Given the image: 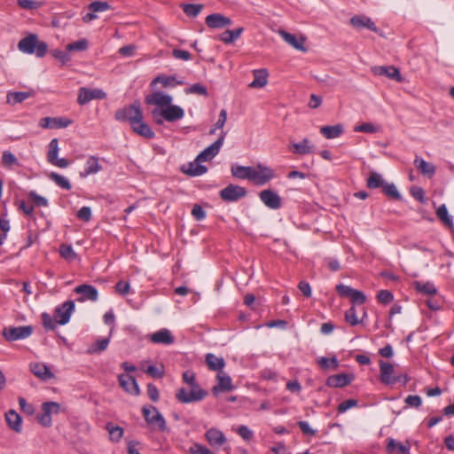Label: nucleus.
<instances>
[{
  "label": "nucleus",
  "mask_w": 454,
  "mask_h": 454,
  "mask_svg": "<svg viewBox=\"0 0 454 454\" xmlns=\"http://www.w3.org/2000/svg\"><path fill=\"white\" fill-rule=\"evenodd\" d=\"M172 101L173 98L170 95L161 91H155L145 97V102L147 105L156 106L151 113L155 123L161 125L164 121L174 122L184 118V109L173 105Z\"/></svg>",
  "instance_id": "1"
},
{
  "label": "nucleus",
  "mask_w": 454,
  "mask_h": 454,
  "mask_svg": "<svg viewBox=\"0 0 454 454\" xmlns=\"http://www.w3.org/2000/svg\"><path fill=\"white\" fill-rule=\"evenodd\" d=\"M225 136L226 132H222L216 141L198 154L194 162H190L187 167L184 166L182 168L183 172L191 176H198L205 174L207 171V167L200 164V162L210 160L219 153L220 149L223 145Z\"/></svg>",
  "instance_id": "2"
},
{
  "label": "nucleus",
  "mask_w": 454,
  "mask_h": 454,
  "mask_svg": "<svg viewBox=\"0 0 454 454\" xmlns=\"http://www.w3.org/2000/svg\"><path fill=\"white\" fill-rule=\"evenodd\" d=\"M18 49L23 53L35 54L37 58H43L47 52L48 45L39 41L35 34H29L19 42Z\"/></svg>",
  "instance_id": "3"
},
{
  "label": "nucleus",
  "mask_w": 454,
  "mask_h": 454,
  "mask_svg": "<svg viewBox=\"0 0 454 454\" xmlns=\"http://www.w3.org/2000/svg\"><path fill=\"white\" fill-rule=\"evenodd\" d=\"M142 413L145 420L151 427H156L161 432L168 430L165 419L155 406L144 405Z\"/></svg>",
  "instance_id": "4"
},
{
  "label": "nucleus",
  "mask_w": 454,
  "mask_h": 454,
  "mask_svg": "<svg viewBox=\"0 0 454 454\" xmlns=\"http://www.w3.org/2000/svg\"><path fill=\"white\" fill-rule=\"evenodd\" d=\"M140 103L135 101L133 104L120 108L115 112V119L119 121H129V125L143 116Z\"/></svg>",
  "instance_id": "5"
},
{
  "label": "nucleus",
  "mask_w": 454,
  "mask_h": 454,
  "mask_svg": "<svg viewBox=\"0 0 454 454\" xmlns=\"http://www.w3.org/2000/svg\"><path fill=\"white\" fill-rule=\"evenodd\" d=\"M379 366L380 371V380L383 384L394 385L397 382L402 381L403 379V383H407L408 380L406 376L395 375V367L392 364L380 360L379 362Z\"/></svg>",
  "instance_id": "6"
},
{
  "label": "nucleus",
  "mask_w": 454,
  "mask_h": 454,
  "mask_svg": "<svg viewBox=\"0 0 454 454\" xmlns=\"http://www.w3.org/2000/svg\"><path fill=\"white\" fill-rule=\"evenodd\" d=\"M207 395V392L200 388V386L180 388L176 394V399L183 403H189L202 400Z\"/></svg>",
  "instance_id": "7"
},
{
  "label": "nucleus",
  "mask_w": 454,
  "mask_h": 454,
  "mask_svg": "<svg viewBox=\"0 0 454 454\" xmlns=\"http://www.w3.org/2000/svg\"><path fill=\"white\" fill-rule=\"evenodd\" d=\"M247 194L245 187L230 184L225 188L222 189L219 192L221 199L226 202L237 201Z\"/></svg>",
  "instance_id": "8"
},
{
  "label": "nucleus",
  "mask_w": 454,
  "mask_h": 454,
  "mask_svg": "<svg viewBox=\"0 0 454 454\" xmlns=\"http://www.w3.org/2000/svg\"><path fill=\"white\" fill-rule=\"evenodd\" d=\"M274 171L262 164L253 167L250 181L256 185H263L274 177Z\"/></svg>",
  "instance_id": "9"
},
{
  "label": "nucleus",
  "mask_w": 454,
  "mask_h": 454,
  "mask_svg": "<svg viewBox=\"0 0 454 454\" xmlns=\"http://www.w3.org/2000/svg\"><path fill=\"white\" fill-rule=\"evenodd\" d=\"M32 333L33 327L31 325L5 327L3 330V336L9 341H15L29 337Z\"/></svg>",
  "instance_id": "10"
},
{
  "label": "nucleus",
  "mask_w": 454,
  "mask_h": 454,
  "mask_svg": "<svg viewBox=\"0 0 454 454\" xmlns=\"http://www.w3.org/2000/svg\"><path fill=\"white\" fill-rule=\"evenodd\" d=\"M74 302L67 301L54 310V317L59 325H66L69 322L72 313L74 311Z\"/></svg>",
  "instance_id": "11"
},
{
  "label": "nucleus",
  "mask_w": 454,
  "mask_h": 454,
  "mask_svg": "<svg viewBox=\"0 0 454 454\" xmlns=\"http://www.w3.org/2000/svg\"><path fill=\"white\" fill-rule=\"evenodd\" d=\"M106 98V93L100 89L90 90L82 87L78 91L77 102L79 105L83 106L93 99H105Z\"/></svg>",
  "instance_id": "12"
},
{
  "label": "nucleus",
  "mask_w": 454,
  "mask_h": 454,
  "mask_svg": "<svg viewBox=\"0 0 454 454\" xmlns=\"http://www.w3.org/2000/svg\"><path fill=\"white\" fill-rule=\"evenodd\" d=\"M371 70L375 75L386 76L399 82L403 81L399 69L394 66H374Z\"/></svg>",
  "instance_id": "13"
},
{
  "label": "nucleus",
  "mask_w": 454,
  "mask_h": 454,
  "mask_svg": "<svg viewBox=\"0 0 454 454\" xmlns=\"http://www.w3.org/2000/svg\"><path fill=\"white\" fill-rule=\"evenodd\" d=\"M74 292L80 294L77 298V301L79 302H84L86 301H96L98 298V290L90 285H80L74 288Z\"/></svg>",
  "instance_id": "14"
},
{
  "label": "nucleus",
  "mask_w": 454,
  "mask_h": 454,
  "mask_svg": "<svg viewBox=\"0 0 454 454\" xmlns=\"http://www.w3.org/2000/svg\"><path fill=\"white\" fill-rule=\"evenodd\" d=\"M72 123V121L64 117H44L40 120L39 125L43 129H63Z\"/></svg>",
  "instance_id": "15"
},
{
  "label": "nucleus",
  "mask_w": 454,
  "mask_h": 454,
  "mask_svg": "<svg viewBox=\"0 0 454 454\" xmlns=\"http://www.w3.org/2000/svg\"><path fill=\"white\" fill-rule=\"evenodd\" d=\"M261 200L271 209H278L281 207V198L272 190H263L260 192Z\"/></svg>",
  "instance_id": "16"
},
{
  "label": "nucleus",
  "mask_w": 454,
  "mask_h": 454,
  "mask_svg": "<svg viewBox=\"0 0 454 454\" xmlns=\"http://www.w3.org/2000/svg\"><path fill=\"white\" fill-rule=\"evenodd\" d=\"M130 128L133 132L147 139H152L155 137V133L153 132V130L146 122L144 121V115L141 116V118H139L137 121L133 122L130 125Z\"/></svg>",
  "instance_id": "17"
},
{
  "label": "nucleus",
  "mask_w": 454,
  "mask_h": 454,
  "mask_svg": "<svg viewBox=\"0 0 454 454\" xmlns=\"http://www.w3.org/2000/svg\"><path fill=\"white\" fill-rule=\"evenodd\" d=\"M350 24L356 29L367 28L377 33L379 31L371 18L365 15H355L350 19Z\"/></svg>",
  "instance_id": "18"
},
{
  "label": "nucleus",
  "mask_w": 454,
  "mask_h": 454,
  "mask_svg": "<svg viewBox=\"0 0 454 454\" xmlns=\"http://www.w3.org/2000/svg\"><path fill=\"white\" fill-rule=\"evenodd\" d=\"M205 437L209 445L213 448L222 446L227 440L224 434L215 427L208 429L205 434Z\"/></svg>",
  "instance_id": "19"
},
{
  "label": "nucleus",
  "mask_w": 454,
  "mask_h": 454,
  "mask_svg": "<svg viewBox=\"0 0 454 454\" xmlns=\"http://www.w3.org/2000/svg\"><path fill=\"white\" fill-rule=\"evenodd\" d=\"M353 376L347 373L331 375L326 380V386L330 387H343L350 384Z\"/></svg>",
  "instance_id": "20"
},
{
  "label": "nucleus",
  "mask_w": 454,
  "mask_h": 454,
  "mask_svg": "<svg viewBox=\"0 0 454 454\" xmlns=\"http://www.w3.org/2000/svg\"><path fill=\"white\" fill-rule=\"evenodd\" d=\"M118 380L120 385L126 392L136 395L139 394V387L134 377L128 374H121Z\"/></svg>",
  "instance_id": "21"
},
{
  "label": "nucleus",
  "mask_w": 454,
  "mask_h": 454,
  "mask_svg": "<svg viewBox=\"0 0 454 454\" xmlns=\"http://www.w3.org/2000/svg\"><path fill=\"white\" fill-rule=\"evenodd\" d=\"M206 24L210 28H221L230 26L231 20L220 13H214L207 16Z\"/></svg>",
  "instance_id": "22"
},
{
  "label": "nucleus",
  "mask_w": 454,
  "mask_h": 454,
  "mask_svg": "<svg viewBox=\"0 0 454 454\" xmlns=\"http://www.w3.org/2000/svg\"><path fill=\"white\" fill-rule=\"evenodd\" d=\"M149 340L153 343L164 345H170L175 340L173 335L171 334V332L165 328L152 333L149 336Z\"/></svg>",
  "instance_id": "23"
},
{
  "label": "nucleus",
  "mask_w": 454,
  "mask_h": 454,
  "mask_svg": "<svg viewBox=\"0 0 454 454\" xmlns=\"http://www.w3.org/2000/svg\"><path fill=\"white\" fill-rule=\"evenodd\" d=\"M254 80L249 83L252 89L263 88L268 83L269 73L267 69H255L253 71Z\"/></svg>",
  "instance_id": "24"
},
{
  "label": "nucleus",
  "mask_w": 454,
  "mask_h": 454,
  "mask_svg": "<svg viewBox=\"0 0 454 454\" xmlns=\"http://www.w3.org/2000/svg\"><path fill=\"white\" fill-rule=\"evenodd\" d=\"M217 380V386H215L212 389L214 393L232 390L231 378L226 372L223 371L218 372Z\"/></svg>",
  "instance_id": "25"
},
{
  "label": "nucleus",
  "mask_w": 454,
  "mask_h": 454,
  "mask_svg": "<svg viewBox=\"0 0 454 454\" xmlns=\"http://www.w3.org/2000/svg\"><path fill=\"white\" fill-rule=\"evenodd\" d=\"M279 35L281 37L290 45H292L294 49L299 50L301 51H306V48L304 47L303 37L297 38L294 35L288 33L285 30H280Z\"/></svg>",
  "instance_id": "26"
},
{
  "label": "nucleus",
  "mask_w": 454,
  "mask_h": 454,
  "mask_svg": "<svg viewBox=\"0 0 454 454\" xmlns=\"http://www.w3.org/2000/svg\"><path fill=\"white\" fill-rule=\"evenodd\" d=\"M414 165L423 176L431 177L435 173V167L431 162L426 161L424 159L416 157L414 160Z\"/></svg>",
  "instance_id": "27"
},
{
  "label": "nucleus",
  "mask_w": 454,
  "mask_h": 454,
  "mask_svg": "<svg viewBox=\"0 0 454 454\" xmlns=\"http://www.w3.org/2000/svg\"><path fill=\"white\" fill-rule=\"evenodd\" d=\"M291 146L293 147V153L301 155L312 153L315 150L314 145L308 138H303L299 143H294Z\"/></svg>",
  "instance_id": "28"
},
{
  "label": "nucleus",
  "mask_w": 454,
  "mask_h": 454,
  "mask_svg": "<svg viewBox=\"0 0 454 454\" xmlns=\"http://www.w3.org/2000/svg\"><path fill=\"white\" fill-rule=\"evenodd\" d=\"M30 370L34 373L35 376L38 377L41 380H47L53 377L52 372L43 364L34 363L30 364Z\"/></svg>",
  "instance_id": "29"
},
{
  "label": "nucleus",
  "mask_w": 454,
  "mask_h": 454,
  "mask_svg": "<svg viewBox=\"0 0 454 454\" xmlns=\"http://www.w3.org/2000/svg\"><path fill=\"white\" fill-rule=\"evenodd\" d=\"M102 169L98 163V159L96 156H90L85 163L84 171L80 173L82 177H86L89 175L96 174Z\"/></svg>",
  "instance_id": "30"
},
{
  "label": "nucleus",
  "mask_w": 454,
  "mask_h": 454,
  "mask_svg": "<svg viewBox=\"0 0 454 454\" xmlns=\"http://www.w3.org/2000/svg\"><path fill=\"white\" fill-rule=\"evenodd\" d=\"M5 419L10 428H12L13 431L17 433L21 432L22 419L21 417L15 411L10 410L8 412H6Z\"/></svg>",
  "instance_id": "31"
},
{
  "label": "nucleus",
  "mask_w": 454,
  "mask_h": 454,
  "mask_svg": "<svg viewBox=\"0 0 454 454\" xmlns=\"http://www.w3.org/2000/svg\"><path fill=\"white\" fill-rule=\"evenodd\" d=\"M320 132L327 139H333L339 137L343 133V127L341 124H337L333 126H324L320 129Z\"/></svg>",
  "instance_id": "32"
},
{
  "label": "nucleus",
  "mask_w": 454,
  "mask_h": 454,
  "mask_svg": "<svg viewBox=\"0 0 454 454\" xmlns=\"http://www.w3.org/2000/svg\"><path fill=\"white\" fill-rule=\"evenodd\" d=\"M206 363L210 370L218 372L222 371L225 365V362L223 357H217L211 353L206 356Z\"/></svg>",
  "instance_id": "33"
},
{
  "label": "nucleus",
  "mask_w": 454,
  "mask_h": 454,
  "mask_svg": "<svg viewBox=\"0 0 454 454\" xmlns=\"http://www.w3.org/2000/svg\"><path fill=\"white\" fill-rule=\"evenodd\" d=\"M252 169L253 167H245L240 165L232 166L231 174L236 178L247 179L250 181Z\"/></svg>",
  "instance_id": "34"
},
{
  "label": "nucleus",
  "mask_w": 454,
  "mask_h": 454,
  "mask_svg": "<svg viewBox=\"0 0 454 454\" xmlns=\"http://www.w3.org/2000/svg\"><path fill=\"white\" fill-rule=\"evenodd\" d=\"M243 30V27H238L233 30H226L221 35L220 39L224 43H232L241 35Z\"/></svg>",
  "instance_id": "35"
},
{
  "label": "nucleus",
  "mask_w": 454,
  "mask_h": 454,
  "mask_svg": "<svg viewBox=\"0 0 454 454\" xmlns=\"http://www.w3.org/2000/svg\"><path fill=\"white\" fill-rule=\"evenodd\" d=\"M161 83L164 87H174L176 85L184 84V81L176 80V76H166V75H159L154 78L153 83Z\"/></svg>",
  "instance_id": "36"
},
{
  "label": "nucleus",
  "mask_w": 454,
  "mask_h": 454,
  "mask_svg": "<svg viewBox=\"0 0 454 454\" xmlns=\"http://www.w3.org/2000/svg\"><path fill=\"white\" fill-rule=\"evenodd\" d=\"M48 176L51 181H53L60 188L65 189L67 191L71 190L72 185H71L70 182L65 176H63L56 172H51L48 175Z\"/></svg>",
  "instance_id": "37"
},
{
  "label": "nucleus",
  "mask_w": 454,
  "mask_h": 454,
  "mask_svg": "<svg viewBox=\"0 0 454 454\" xmlns=\"http://www.w3.org/2000/svg\"><path fill=\"white\" fill-rule=\"evenodd\" d=\"M414 286L415 288L421 294H425L429 296H434L437 294V290L434 285L431 282L421 283L417 281L415 282Z\"/></svg>",
  "instance_id": "38"
},
{
  "label": "nucleus",
  "mask_w": 454,
  "mask_h": 454,
  "mask_svg": "<svg viewBox=\"0 0 454 454\" xmlns=\"http://www.w3.org/2000/svg\"><path fill=\"white\" fill-rule=\"evenodd\" d=\"M395 449H397V454H409L410 446L397 442L392 438L387 439V450L393 452Z\"/></svg>",
  "instance_id": "39"
},
{
  "label": "nucleus",
  "mask_w": 454,
  "mask_h": 454,
  "mask_svg": "<svg viewBox=\"0 0 454 454\" xmlns=\"http://www.w3.org/2000/svg\"><path fill=\"white\" fill-rule=\"evenodd\" d=\"M385 183L381 175L377 172H372L367 179V187L370 189L382 188Z\"/></svg>",
  "instance_id": "40"
},
{
  "label": "nucleus",
  "mask_w": 454,
  "mask_h": 454,
  "mask_svg": "<svg viewBox=\"0 0 454 454\" xmlns=\"http://www.w3.org/2000/svg\"><path fill=\"white\" fill-rule=\"evenodd\" d=\"M31 96L29 92L18 91L12 92L7 95V103L10 105H15L21 103Z\"/></svg>",
  "instance_id": "41"
},
{
  "label": "nucleus",
  "mask_w": 454,
  "mask_h": 454,
  "mask_svg": "<svg viewBox=\"0 0 454 454\" xmlns=\"http://www.w3.org/2000/svg\"><path fill=\"white\" fill-rule=\"evenodd\" d=\"M42 411L51 417L52 414H59L64 411L65 409H62L60 403L57 402H45L42 404Z\"/></svg>",
  "instance_id": "42"
},
{
  "label": "nucleus",
  "mask_w": 454,
  "mask_h": 454,
  "mask_svg": "<svg viewBox=\"0 0 454 454\" xmlns=\"http://www.w3.org/2000/svg\"><path fill=\"white\" fill-rule=\"evenodd\" d=\"M436 215L438 218L447 226L451 227L453 225V220L448 214V209L444 204L441 205L437 210Z\"/></svg>",
  "instance_id": "43"
},
{
  "label": "nucleus",
  "mask_w": 454,
  "mask_h": 454,
  "mask_svg": "<svg viewBox=\"0 0 454 454\" xmlns=\"http://www.w3.org/2000/svg\"><path fill=\"white\" fill-rule=\"evenodd\" d=\"M382 192L387 197L396 200H400L402 198L396 186L394 184L385 183V184L382 187Z\"/></svg>",
  "instance_id": "44"
},
{
  "label": "nucleus",
  "mask_w": 454,
  "mask_h": 454,
  "mask_svg": "<svg viewBox=\"0 0 454 454\" xmlns=\"http://www.w3.org/2000/svg\"><path fill=\"white\" fill-rule=\"evenodd\" d=\"M317 364L323 370H327L330 367L336 370L339 367V362L334 356L332 358L320 357L317 360Z\"/></svg>",
  "instance_id": "45"
},
{
  "label": "nucleus",
  "mask_w": 454,
  "mask_h": 454,
  "mask_svg": "<svg viewBox=\"0 0 454 454\" xmlns=\"http://www.w3.org/2000/svg\"><path fill=\"white\" fill-rule=\"evenodd\" d=\"M109 338H104L101 340H98L94 345L90 346L88 349L89 354H93L96 352H102L106 350L109 344Z\"/></svg>",
  "instance_id": "46"
},
{
  "label": "nucleus",
  "mask_w": 454,
  "mask_h": 454,
  "mask_svg": "<svg viewBox=\"0 0 454 454\" xmlns=\"http://www.w3.org/2000/svg\"><path fill=\"white\" fill-rule=\"evenodd\" d=\"M366 316V313L364 312V317ZM363 319L362 318L361 320H359L357 318V316H356V308L354 306H352L350 309H348L346 313H345V320L350 324L351 325H358L359 323H362L363 322Z\"/></svg>",
  "instance_id": "47"
},
{
  "label": "nucleus",
  "mask_w": 454,
  "mask_h": 454,
  "mask_svg": "<svg viewBox=\"0 0 454 454\" xmlns=\"http://www.w3.org/2000/svg\"><path fill=\"white\" fill-rule=\"evenodd\" d=\"M59 254L64 259L67 261H73L77 257L76 253L74 251L72 246L70 245H61L59 247Z\"/></svg>",
  "instance_id": "48"
},
{
  "label": "nucleus",
  "mask_w": 454,
  "mask_h": 454,
  "mask_svg": "<svg viewBox=\"0 0 454 454\" xmlns=\"http://www.w3.org/2000/svg\"><path fill=\"white\" fill-rule=\"evenodd\" d=\"M106 429L113 442H119L123 435V429L121 427H114L109 423L106 425Z\"/></svg>",
  "instance_id": "49"
},
{
  "label": "nucleus",
  "mask_w": 454,
  "mask_h": 454,
  "mask_svg": "<svg viewBox=\"0 0 454 454\" xmlns=\"http://www.w3.org/2000/svg\"><path fill=\"white\" fill-rule=\"evenodd\" d=\"M42 323L45 330H54L58 325V322L55 317H52L50 314L43 312L41 315Z\"/></svg>",
  "instance_id": "50"
},
{
  "label": "nucleus",
  "mask_w": 454,
  "mask_h": 454,
  "mask_svg": "<svg viewBox=\"0 0 454 454\" xmlns=\"http://www.w3.org/2000/svg\"><path fill=\"white\" fill-rule=\"evenodd\" d=\"M59 140L57 138H53L51 140L49 144V150L47 153V160L53 161V160H56V157L59 153Z\"/></svg>",
  "instance_id": "51"
},
{
  "label": "nucleus",
  "mask_w": 454,
  "mask_h": 454,
  "mask_svg": "<svg viewBox=\"0 0 454 454\" xmlns=\"http://www.w3.org/2000/svg\"><path fill=\"white\" fill-rule=\"evenodd\" d=\"M145 372L153 378L160 379L164 376V366L160 364L159 366L149 365Z\"/></svg>",
  "instance_id": "52"
},
{
  "label": "nucleus",
  "mask_w": 454,
  "mask_h": 454,
  "mask_svg": "<svg viewBox=\"0 0 454 454\" xmlns=\"http://www.w3.org/2000/svg\"><path fill=\"white\" fill-rule=\"evenodd\" d=\"M87 48L88 41L86 39H80L67 45V51H82L87 50Z\"/></svg>",
  "instance_id": "53"
},
{
  "label": "nucleus",
  "mask_w": 454,
  "mask_h": 454,
  "mask_svg": "<svg viewBox=\"0 0 454 454\" xmlns=\"http://www.w3.org/2000/svg\"><path fill=\"white\" fill-rule=\"evenodd\" d=\"M202 7L201 4H184L183 11L187 16L196 17L201 12Z\"/></svg>",
  "instance_id": "54"
},
{
  "label": "nucleus",
  "mask_w": 454,
  "mask_h": 454,
  "mask_svg": "<svg viewBox=\"0 0 454 454\" xmlns=\"http://www.w3.org/2000/svg\"><path fill=\"white\" fill-rule=\"evenodd\" d=\"M111 6L107 2L95 1L92 2L89 6V11L92 12H101L110 10Z\"/></svg>",
  "instance_id": "55"
},
{
  "label": "nucleus",
  "mask_w": 454,
  "mask_h": 454,
  "mask_svg": "<svg viewBox=\"0 0 454 454\" xmlns=\"http://www.w3.org/2000/svg\"><path fill=\"white\" fill-rule=\"evenodd\" d=\"M354 131L355 132H364V133H376L379 131V127L372 123L365 122V123H362L360 125L355 126Z\"/></svg>",
  "instance_id": "56"
},
{
  "label": "nucleus",
  "mask_w": 454,
  "mask_h": 454,
  "mask_svg": "<svg viewBox=\"0 0 454 454\" xmlns=\"http://www.w3.org/2000/svg\"><path fill=\"white\" fill-rule=\"evenodd\" d=\"M186 94H199L202 96H207V90L205 86L200 83H194L189 88L184 90Z\"/></svg>",
  "instance_id": "57"
},
{
  "label": "nucleus",
  "mask_w": 454,
  "mask_h": 454,
  "mask_svg": "<svg viewBox=\"0 0 454 454\" xmlns=\"http://www.w3.org/2000/svg\"><path fill=\"white\" fill-rule=\"evenodd\" d=\"M404 403L410 407L419 408L422 404V399L419 395H410L405 398Z\"/></svg>",
  "instance_id": "58"
},
{
  "label": "nucleus",
  "mask_w": 454,
  "mask_h": 454,
  "mask_svg": "<svg viewBox=\"0 0 454 454\" xmlns=\"http://www.w3.org/2000/svg\"><path fill=\"white\" fill-rule=\"evenodd\" d=\"M350 300L353 304H364L366 301L364 294L359 290H354L350 295Z\"/></svg>",
  "instance_id": "59"
},
{
  "label": "nucleus",
  "mask_w": 454,
  "mask_h": 454,
  "mask_svg": "<svg viewBox=\"0 0 454 454\" xmlns=\"http://www.w3.org/2000/svg\"><path fill=\"white\" fill-rule=\"evenodd\" d=\"M378 301L383 304L390 303L394 300L392 293L387 290H381L377 295Z\"/></svg>",
  "instance_id": "60"
},
{
  "label": "nucleus",
  "mask_w": 454,
  "mask_h": 454,
  "mask_svg": "<svg viewBox=\"0 0 454 454\" xmlns=\"http://www.w3.org/2000/svg\"><path fill=\"white\" fill-rule=\"evenodd\" d=\"M2 160L6 166H12L18 163V160L15 155L9 151H4L3 153Z\"/></svg>",
  "instance_id": "61"
},
{
  "label": "nucleus",
  "mask_w": 454,
  "mask_h": 454,
  "mask_svg": "<svg viewBox=\"0 0 454 454\" xmlns=\"http://www.w3.org/2000/svg\"><path fill=\"white\" fill-rule=\"evenodd\" d=\"M29 198L36 204L38 207H47L48 200L46 198L38 195L35 192H29Z\"/></svg>",
  "instance_id": "62"
},
{
  "label": "nucleus",
  "mask_w": 454,
  "mask_h": 454,
  "mask_svg": "<svg viewBox=\"0 0 454 454\" xmlns=\"http://www.w3.org/2000/svg\"><path fill=\"white\" fill-rule=\"evenodd\" d=\"M357 405V401L355 399H348L340 403L338 406V411L340 413H343L347 411L348 409L355 407Z\"/></svg>",
  "instance_id": "63"
},
{
  "label": "nucleus",
  "mask_w": 454,
  "mask_h": 454,
  "mask_svg": "<svg viewBox=\"0 0 454 454\" xmlns=\"http://www.w3.org/2000/svg\"><path fill=\"white\" fill-rule=\"evenodd\" d=\"M190 452L192 454H214L208 448L199 443L191 446Z\"/></svg>",
  "instance_id": "64"
}]
</instances>
